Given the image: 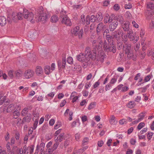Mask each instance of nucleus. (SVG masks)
<instances>
[{"instance_id":"nucleus-1","label":"nucleus","mask_w":154,"mask_h":154,"mask_svg":"<svg viewBox=\"0 0 154 154\" xmlns=\"http://www.w3.org/2000/svg\"><path fill=\"white\" fill-rule=\"evenodd\" d=\"M103 42L100 41L99 42L98 40H94L92 42L93 49L91 51L90 48L88 47L85 49V53L87 56L90 57L95 58L97 55V51L99 53L102 50Z\"/></svg>"},{"instance_id":"nucleus-2","label":"nucleus","mask_w":154,"mask_h":154,"mask_svg":"<svg viewBox=\"0 0 154 154\" xmlns=\"http://www.w3.org/2000/svg\"><path fill=\"white\" fill-rule=\"evenodd\" d=\"M103 45L104 50L106 52H112L113 53L116 52V47L114 43H108L106 40H105Z\"/></svg>"},{"instance_id":"nucleus-3","label":"nucleus","mask_w":154,"mask_h":154,"mask_svg":"<svg viewBox=\"0 0 154 154\" xmlns=\"http://www.w3.org/2000/svg\"><path fill=\"white\" fill-rule=\"evenodd\" d=\"M85 54V55L82 53H81L77 57V60L82 63L83 62L84 64H86L88 63L90 59H94L95 58L90 57L89 56L86 55V53Z\"/></svg>"},{"instance_id":"nucleus-4","label":"nucleus","mask_w":154,"mask_h":154,"mask_svg":"<svg viewBox=\"0 0 154 154\" xmlns=\"http://www.w3.org/2000/svg\"><path fill=\"white\" fill-rule=\"evenodd\" d=\"M23 15L24 18L26 19L27 20L32 22H34V21L33 20L34 18V14L32 12L28 11L26 8L23 9Z\"/></svg>"},{"instance_id":"nucleus-5","label":"nucleus","mask_w":154,"mask_h":154,"mask_svg":"<svg viewBox=\"0 0 154 154\" xmlns=\"http://www.w3.org/2000/svg\"><path fill=\"white\" fill-rule=\"evenodd\" d=\"M38 15L35 17V20L37 22L39 21H46L48 18L47 14L43 12L42 11H40L38 12Z\"/></svg>"},{"instance_id":"nucleus-6","label":"nucleus","mask_w":154,"mask_h":154,"mask_svg":"<svg viewBox=\"0 0 154 154\" xmlns=\"http://www.w3.org/2000/svg\"><path fill=\"white\" fill-rule=\"evenodd\" d=\"M79 26H76L73 28L71 30V33L75 35H78L79 38H82L83 34V30L82 29L80 30Z\"/></svg>"},{"instance_id":"nucleus-7","label":"nucleus","mask_w":154,"mask_h":154,"mask_svg":"<svg viewBox=\"0 0 154 154\" xmlns=\"http://www.w3.org/2000/svg\"><path fill=\"white\" fill-rule=\"evenodd\" d=\"M60 17L62 18L61 22L62 24H65L66 26H70L72 25V23L70 19L68 17L67 15H62V13H61Z\"/></svg>"},{"instance_id":"nucleus-8","label":"nucleus","mask_w":154,"mask_h":154,"mask_svg":"<svg viewBox=\"0 0 154 154\" xmlns=\"http://www.w3.org/2000/svg\"><path fill=\"white\" fill-rule=\"evenodd\" d=\"M128 36L130 40L133 41L134 43H136L138 40L139 37L133 34V30H131L128 33Z\"/></svg>"},{"instance_id":"nucleus-9","label":"nucleus","mask_w":154,"mask_h":154,"mask_svg":"<svg viewBox=\"0 0 154 154\" xmlns=\"http://www.w3.org/2000/svg\"><path fill=\"white\" fill-rule=\"evenodd\" d=\"M55 65L54 63L51 64V67L49 66H46L44 68L45 72L46 74L48 75L55 69Z\"/></svg>"},{"instance_id":"nucleus-10","label":"nucleus","mask_w":154,"mask_h":154,"mask_svg":"<svg viewBox=\"0 0 154 154\" xmlns=\"http://www.w3.org/2000/svg\"><path fill=\"white\" fill-rule=\"evenodd\" d=\"M34 73L32 70L29 69L25 71L23 75L26 79H29L33 77Z\"/></svg>"},{"instance_id":"nucleus-11","label":"nucleus","mask_w":154,"mask_h":154,"mask_svg":"<svg viewBox=\"0 0 154 154\" xmlns=\"http://www.w3.org/2000/svg\"><path fill=\"white\" fill-rule=\"evenodd\" d=\"M125 46H123V49L125 51V54L133 52V51L131 49V44L130 43L125 44Z\"/></svg>"},{"instance_id":"nucleus-12","label":"nucleus","mask_w":154,"mask_h":154,"mask_svg":"<svg viewBox=\"0 0 154 154\" xmlns=\"http://www.w3.org/2000/svg\"><path fill=\"white\" fill-rule=\"evenodd\" d=\"M107 28V26L104 25L103 23L101 22L99 23L97 25L96 31L97 33H99L100 32L103 31L105 29Z\"/></svg>"},{"instance_id":"nucleus-13","label":"nucleus","mask_w":154,"mask_h":154,"mask_svg":"<svg viewBox=\"0 0 154 154\" xmlns=\"http://www.w3.org/2000/svg\"><path fill=\"white\" fill-rule=\"evenodd\" d=\"M66 64V60L65 57H63L62 60H58V65L60 69H65Z\"/></svg>"},{"instance_id":"nucleus-14","label":"nucleus","mask_w":154,"mask_h":154,"mask_svg":"<svg viewBox=\"0 0 154 154\" xmlns=\"http://www.w3.org/2000/svg\"><path fill=\"white\" fill-rule=\"evenodd\" d=\"M127 59L129 60H132L133 61H135L137 60V55L134 53L133 51L126 54Z\"/></svg>"},{"instance_id":"nucleus-15","label":"nucleus","mask_w":154,"mask_h":154,"mask_svg":"<svg viewBox=\"0 0 154 154\" xmlns=\"http://www.w3.org/2000/svg\"><path fill=\"white\" fill-rule=\"evenodd\" d=\"M17 107V109H20V107L18 105H16V106H14V104H10L8 106L7 109H6V112H12V111L15 109V108Z\"/></svg>"},{"instance_id":"nucleus-16","label":"nucleus","mask_w":154,"mask_h":154,"mask_svg":"<svg viewBox=\"0 0 154 154\" xmlns=\"http://www.w3.org/2000/svg\"><path fill=\"white\" fill-rule=\"evenodd\" d=\"M129 23L128 21H126L123 25H122V27L124 30L125 32H127L128 33L132 29L129 27Z\"/></svg>"},{"instance_id":"nucleus-17","label":"nucleus","mask_w":154,"mask_h":154,"mask_svg":"<svg viewBox=\"0 0 154 154\" xmlns=\"http://www.w3.org/2000/svg\"><path fill=\"white\" fill-rule=\"evenodd\" d=\"M118 25V23L116 21H113L110 24L109 26V29L111 31H113L117 27Z\"/></svg>"},{"instance_id":"nucleus-18","label":"nucleus","mask_w":154,"mask_h":154,"mask_svg":"<svg viewBox=\"0 0 154 154\" xmlns=\"http://www.w3.org/2000/svg\"><path fill=\"white\" fill-rule=\"evenodd\" d=\"M113 17L109 16L108 14H107L104 18V23H110L113 20Z\"/></svg>"},{"instance_id":"nucleus-19","label":"nucleus","mask_w":154,"mask_h":154,"mask_svg":"<svg viewBox=\"0 0 154 154\" xmlns=\"http://www.w3.org/2000/svg\"><path fill=\"white\" fill-rule=\"evenodd\" d=\"M31 118L32 116L30 114L25 117L23 119L22 122V124H23L25 122H29L30 121Z\"/></svg>"},{"instance_id":"nucleus-20","label":"nucleus","mask_w":154,"mask_h":154,"mask_svg":"<svg viewBox=\"0 0 154 154\" xmlns=\"http://www.w3.org/2000/svg\"><path fill=\"white\" fill-rule=\"evenodd\" d=\"M145 35V32L142 29H141L140 31V36L142 39L141 42L142 45L143 44L144 41L146 40V38L144 37Z\"/></svg>"},{"instance_id":"nucleus-21","label":"nucleus","mask_w":154,"mask_h":154,"mask_svg":"<svg viewBox=\"0 0 154 154\" xmlns=\"http://www.w3.org/2000/svg\"><path fill=\"white\" fill-rule=\"evenodd\" d=\"M95 17L96 20L99 22L101 21L103 18L102 14L100 12H99L97 14Z\"/></svg>"},{"instance_id":"nucleus-22","label":"nucleus","mask_w":154,"mask_h":154,"mask_svg":"<svg viewBox=\"0 0 154 154\" xmlns=\"http://www.w3.org/2000/svg\"><path fill=\"white\" fill-rule=\"evenodd\" d=\"M64 136V133H60L57 137V138L55 139V142H60L62 141L63 139Z\"/></svg>"},{"instance_id":"nucleus-23","label":"nucleus","mask_w":154,"mask_h":154,"mask_svg":"<svg viewBox=\"0 0 154 154\" xmlns=\"http://www.w3.org/2000/svg\"><path fill=\"white\" fill-rule=\"evenodd\" d=\"M6 23V20L5 17L3 16L0 17V25L4 26Z\"/></svg>"},{"instance_id":"nucleus-24","label":"nucleus","mask_w":154,"mask_h":154,"mask_svg":"<svg viewBox=\"0 0 154 154\" xmlns=\"http://www.w3.org/2000/svg\"><path fill=\"white\" fill-rule=\"evenodd\" d=\"M35 72L38 75H39L43 72V70L41 66H37L36 67Z\"/></svg>"},{"instance_id":"nucleus-25","label":"nucleus","mask_w":154,"mask_h":154,"mask_svg":"<svg viewBox=\"0 0 154 154\" xmlns=\"http://www.w3.org/2000/svg\"><path fill=\"white\" fill-rule=\"evenodd\" d=\"M116 19L117 22H118L120 24H123L124 22V18L122 15L117 16Z\"/></svg>"},{"instance_id":"nucleus-26","label":"nucleus","mask_w":154,"mask_h":154,"mask_svg":"<svg viewBox=\"0 0 154 154\" xmlns=\"http://www.w3.org/2000/svg\"><path fill=\"white\" fill-rule=\"evenodd\" d=\"M122 32L119 30H117L114 32L113 34V37L116 38H118L120 36V35L121 34Z\"/></svg>"},{"instance_id":"nucleus-27","label":"nucleus","mask_w":154,"mask_h":154,"mask_svg":"<svg viewBox=\"0 0 154 154\" xmlns=\"http://www.w3.org/2000/svg\"><path fill=\"white\" fill-rule=\"evenodd\" d=\"M100 54H98V56H99L101 62H103L104 58V54L102 50H100Z\"/></svg>"},{"instance_id":"nucleus-28","label":"nucleus","mask_w":154,"mask_h":154,"mask_svg":"<svg viewBox=\"0 0 154 154\" xmlns=\"http://www.w3.org/2000/svg\"><path fill=\"white\" fill-rule=\"evenodd\" d=\"M135 105L136 104L134 101H131L127 104V106L128 107L131 109L134 108Z\"/></svg>"},{"instance_id":"nucleus-29","label":"nucleus","mask_w":154,"mask_h":154,"mask_svg":"<svg viewBox=\"0 0 154 154\" xmlns=\"http://www.w3.org/2000/svg\"><path fill=\"white\" fill-rule=\"evenodd\" d=\"M26 148V146H24L23 148H20L19 151L20 154H26L27 150Z\"/></svg>"},{"instance_id":"nucleus-30","label":"nucleus","mask_w":154,"mask_h":154,"mask_svg":"<svg viewBox=\"0 0 154 154\" xmlns=\"http://www.w3.org/2000/svg\"><path fill=\"white\" fill-rule=\"evenodd\" d=\"M58 20L57 16L56 15L52 16L51 18V21L53 23H56L58 21Z\"/></svg>"},{"instance_id":"nucleus-31","label":"nucleus","mask_w":154,"mask_h":154,"mask_svg":"<svg viewBox=\"0 0 154 154\" xmlns=\"http://www.w3.org/2000/svg\"><path fill=\"white\" fill-rule=\"evenodd\" d=\"M15 74L17 77H20L22 75L23 72L21 70H19L16 71L15 72Z\"/></svg>"},{"instance_id":"nucleus-32","label":"nucleus","mask_w":154,"mask_h":154,"mask_svg":"<svg viewBox=\"0 0 154 154\" xmlns=\"http://www.w3.org/2000/svg\"><path fill=\"white\" fill-rule=\"evenodd\" d=\"M106 39L107 41L106 42H107L108 43H113L112 40V36H110L108 35H106Z\"/></svg>"},{"instance_id":"nucleus-33","label":"nucleus","mask_w":154,"mask_h":154,"mask_svg":"<svg viewBox=\"0 0 154 154\" xmlns=\"http://www.w3.org/2000/svg\"><path fill=\"white\" fill-rule=\"evenodd\" d=\"M59 144V142H55V143L53 145L52 148V149H51V151L52 152L53 151L56 149Z\"/></svg>"},{"instance_id":"nucleus-34","label":"nucleus","mask_w":154,"mask_h":154,"mask_svg":"<svg viewBox=\"0 0 154 154\" xmlns=\"http://www.w3.org/2000/svg\"><path fill=\"white\" fill-rule=\"evenodd\" d=\"M89 140V139L88 137H85L84 138L82 141V145L84 146L87 144L88 143Z\"/></svg>"},{"instance_id":"nucleus-35","label":"nucleus","mask_w":154,"mask_h":154,"mask_svg":"<svg viewBox=\"0 0 154 154\" xmlns=\"http://www.w3.org/2000/svg\"><path fill=\"white\" fill-rule=\"evenodd\" d=\"M147 8L151 10H154V4L151 2L148 3L147 4Z\"/></svg>"},{"instance_id":"nucleus-36","label":"nucleus","mask_w":154,"mask_h":154,"mask_svg":"<svg viewBox=\"0 0 154 154\" xmlns=\"http://www.w3.org/2000/svg\"><path fill=\"white\" fill-rule=\"evenodd\" d=\"M34 123H33V128L34 130H35L37 128L38 124V119H36L34 120Z\"/></svg>"},{"instance_id":"nucleus-37","label":"nucleus","mask_w":154,"mask_h":154,"mask_svg":"<svg viewBox=\"0 0 154 154\" xmlns=\"http://www.w3.org/2000/svg\"><path fill=\"white\" fill-rule=\"evenodd\" d=\"M28 110V109L27 108H25L21 112V115L22 116H25L27 113Z\"/></svg>"},{"instance_id":"nucleus-38","label":"nucleus","mask_w":154,"mask_h":154,"mask_svg":"<svg viewBox=\"0 0 154 154\" xmlns=\"http://www.w3.org/2000/svg\"><path fill=\"white\" fill-rule=\"evenodd\" d=\"M96 105V103L95 102H93L91 103L89 105L88 107V109L89 110L91 109L94 108Z\"/></svg>"},{"instance_id":"nucleus-39","label":"nucleus","mask_w":154,"mask_h":154,"mask_svg":"<svg viewBox=\"0 0 154 154\" xmlns=\"http://www.w3.org/2000/svg\"><path fill=\"white\" fill-rule=\"evenodd\" d=\"M117 78L116 77H114L112 78L109 83L111 85L114 84L117 81Z\"/></svg>"},{"instance_id":"nucleus-40","label":"nucleus","mask_w":154,"mask_h":154,"mask_svg":"<svg viewBox=\"0 0 154 154\" xmlns=\"http://www.w3.org/2000/svg\"><path fill=\"white\" fill-rule=\"evenodd\" d=\"M146 112H141L140 114H139L138 117L142 120L144 117V115L146 114Z\"/></svg>"},{"instance_id":"nucleus-41","label":"nucleus","mask_w":154,"mask_h":154,"mask_svg":"<svg viewBox=\"0 0 154 154\" xmlns=\"http://www.w3.org/2000/svg\"><path fill=\"white\" fill-rule=\"evenodd\" d=\"M33 117L32 118V119L33 121L36 119H35V118H36V119H38V118L39 116V114L38 112H34L33 113Z\"/></svg>"},{"instance_id":"nucleus-42","label":"nucleus","mask_w":154,"mask_h":154,"mask_svg":"<svg viewBox=\"0 0 154 154\" xmlns=\"http://www.w3.org/2000/svg\"><path fill=\"white\" fill-rule=\"evenodd\" d=\"M67 62L70 64H72L73 63V60L72 58L71 57H68L67 59Z\"/></svg>"},{"instance_id":"nucleus-43","label":"nucleus","mask_w":154,"mask_h":154,"mask_svg":"<svg viewBox=\"0 0 154 154\" xmlns=\"http://www.w3.org/2000/svg\"><path fill=\"white\" fill-rule=\"evenodd\" d=\"M145 125V124L144 122H141L138 125L137 128L138 130H140L143 128Z\"/></svg>"},{"instance_id":"nucleus-44","label":"nucleus","mask_w":154,"mask_h":154,"mask_svg":"<svg viewBox=\"0 0 154 154\" xmlns=\"http://www.w3.org/2000/svg\"><path fill=\"white\" fill-rule=\"evenodd\" d=\"M132 24L133 26L136 28H138L139 26L138 24L134 20H133L132 22Z\"/></svg>"},{"instance_id":"nucleus-45","label":"nucleus","mask_w":154,"mask_h":154,"mask_svg":"<svg viewBox=\"0 0 154 154\" xmlns=\"http://www.w3.org/2000/svg\"><path fill=\"white\" fill-rule=\"evenodd\" d=\"M75 139L77 141H78L81 138L80 134L79 133H76L75 135Z\"/></svg>"},{"instance_id":"nucleus-46","label":"nucleus","mask_w":154,"mask_h":154,"mask_svg":"<svg viewBox=\"0 0 154 154\" xmlns=\"http://www.w3.org/2000/svg\"><path fill=\"white\" fill-rule=\"evenodd\" d=\"M127 120L126 119H122L120 120L119 121V124L121 125H123L124 124H126L127 123Z\"/></svg>"},{"instance_id":"nucleus-47","label":"nucleus","mask_w":154,"mask_h":154,"mask_svg":"<svg viewBox=\"0 0 154 154\" xmlns=\"http://www.w3.org/2000/svg\"><path fill=\"white\" fill-rule=\"evenodd\" d=\"M61 125V122L60 121H58L57 122L56 124L54 126V128L55 129H58Z\"/></svg>"},{"instance_id":"nucleus-48","label":"nucleus","mask_w":154,"mask_h":154,"mask_svg":"<svg viewBox=\"0 0 154 154\" xmlns=\"http://www.w3.org/2000/svg\"><path fill=\"white\" fill-rule=\"evenodd\" d=\"M146 86H148V87L149 85H147L146 86H144V87L140 88L139 89L140 91H141V92L142 93L145 92L146 91Z\"/></svg>"},{"instance_id":"nucleus-49","label":"nucleus","mask_w":154,"mask_h":154,"mask_svg":"<svg viewBox=\"0 0 154 154\" xmlns=\"http://www.w3.org/2000/svg\"><path fill=\"white\" fill-rule=\"evenodd\" d=\"M19 109H18L15 110L14 112L13 113V116H19L20 115V113L19 111Z\"/></svg>"},{"instance_id":"nucleus-50","label":"nucleus","mask_w":154,"mask_h":154,"mask_svg":"<svg viewBox=\"0 0 154 154\" xmlns=\"http://www.w3.org/2000/svg\"><path fill=\"white\" fill-rule=\"evenodd\" d=\"M128 37V34H126L122 38L124 40V42L125 44L128 43V42H127Z\"/></svg>"},{"instance_id":"nucleus-51","label":"nucleus","mask_w":154,"mask_h":154,"mask_svg":"<svg viewBox=\"0 0 154 154\" xmlns=\"http://www.w3.org/2000/svg\"><path fill=\"white\" fill-rule=\"evenodd\" d=\"M90 21L91 22H94L96 21V17L94 15H92L91 17H90Z\"/></svg>"},{"instance_id":"nucleus-52","label":"nucleus","mask_w":154,"mask_h":154,"mask_svg":"<svg viewBox=\"0 0 154 154\" xmlns=\"http://www.w3.org/2000/svg\"><path fill=\"white\" fill-rule=\"evenodd\" d=\"M140 47V44L139 43H137L136 44V45L134 47V50L135 51H137Z\"/></svg>"},{"instance_id":"nucleus-53","label":"nucleus","mask_w":154,"mask_h":154,"mask_svg":"<svg viewBox=\"0 0 154 154\" xmlns=\"http://www.w3.org/2000/svg\"><path fill=\"white\" fill-rule=\"evenodd\" d=\"M153 134V133L152 132H149L147 134V138L149 140L152 138V136Z\"/></svg>"},{"instance_id":"nucleus-54","label":"nucleus","mask_w":154,"mask_h":154,"mask_svg":"<svg viewBox=\"0 0 154 154\" xmlns=\"http://www.w3.org/2000/svg\"><path fill=\"white\" fill-rule=\"evenodd\" d=\"M112 85L110 83H109L107 84L105 86V90L106 91L109 90L111 88Z\"/></svg>"},{"instance_id":"nucleus-55","label":"nucleus","mask_w":154,"mask_h":154,"mask_svg":"<svg viewBox=\"0 0 154 154\" xmlns=\"http://www.w3.org/2000/svg\"><path fill=\"white\" fill-rule=\"evenodd\" d=\"M22 121L20 118H18L17 119V126H19L21 124H22Z\"/></svg>"},{"instance_id":"nucleus-56","label":"nucleus","mask_w":154,"mask_h":154,"mask_svg":"<svg viewBox=\"0 0 154 154\" xmlns=\"http://www.w3.org/2000/svg\"><path fill=\"white\" fill-rule=\"evenodd\" d=\"M8 75L9 77L11 79L13 78L14 75L13 74V72L12 70H10L8 72Z\"/></svg>"},{"instance_id":"nucleus-57","label":"nucleus","mask_w":154,"mask_h":154,"mask_svg":"<svg viewBox=\"0 0 154 154\" xmlns=\"http://www.w3.org/2000/svg\"><path fill=\"white\" fill-rule=\"evenodd\" d=\"M86 23L88 25L90 24V17L89 15H87L86 17Z\"/></svg>"},{"instance_id":"nucleus-58","label":"nucleus","mask_w":154,"mask_h":154,"mask_svg":"<svg viewBox=\"0 0 154 154\" xmlns=\"http://www.w3.org/2000/svg\"><path fill=\"white\" fill-rule=\"evenodd\" d=\"M151 79V76L149 75H148L146 76L144 79V81L145 82H147L149 81Z\"/></svg>"},{"instance_id":"nucleus-59","label":"nucleus","mask_w":154,"mask_h":154,"mask_svg":"<svg viewBox=\"0 0 154 154\" xmlns=\"http://www.w3.org/2000/svg\"><path fill=\"white\" fill-rule=\"evenodd\" d=\"M22 15L23 14L20 12L18 13L17 15V17L19 20H20L22 19Z\"/></svg>"},{"instance_id":"nucleus-60","label":"nucleus","mask_w":154,"mask_h":154,"mask_svg":"<svg viewBox=\"0 0 154 154\" xmlns=\"http://www.w3.org/2000/svg\"><path fill=\"white\" fill-rule=\"evenodd\" d=\"M91 85V83L90 82L86 83L85 85V87L86 89H88L89 88H90Z\"/></svg>"},{"instance_id":"nucleus-61","label":"nucleus","mask_w":154,"mask_h":154,"mask_svg":"<svg viewBox=\"0 0 154 154\" xmlns=\"http://www.w3.org/2000/svg\"><path fill=\"white\" fill-rule=\"evenodd\" d=\"M131 64V63L130 62L127 61L125 63V67L127 69H129L130 68V65Z\"/></svg>"},{"instance_id":"nucleus-62","label":"nucleus","mask_w":154,"mask_h":154,"mask_svg":"<svg viewBox=\"0 0 154 154\" xmlns=\"http://www.w3.org/2000/svg\"><path fill=\"white\" fill-rule=\"evenodd\" d=\"M125 9H129L132 8V5L131 4H128V5L126 4L125 6Z\"/></svg>"},{"instance_id":"nucleus-63","label":"nucleus","mask_w":154,"mask_h":154,"mask_svg":"<svg viewBox=\"0 0 154 154\" xmlns=\"http://www.w3.org/2000/svg\"><path fill=\"white\" fill-rule=\"evenodd\" d=\"M129 89L126 86L123 87L121 90V91L122 92H125L128 90Z\"/></svg>"},{"instance_id":"nucleus-64","label":"nucleus","mask_w":154,"mask_h":154,"mask_svg":"<svg viewBox=\"0 0 154 154\" xmlns=\"http://www.w3.org/2000/svg\"><path fill=\"white\" fill-rule=\"evenodd\" d=\"M66 103V101L65 100H62L60 104V106L61 107H63Z\"/></svg>"}]
</instances>
